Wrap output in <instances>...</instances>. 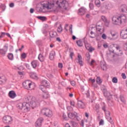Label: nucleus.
<instances>
[{"instance_id": "3", "label": "nucleus", "mask_w": 127, "mask_h": 127, "mask_svg": "<svg viewBox=\"0 0 127 127\" xmlns=\"http://www.w3.org/2000/svg\"><path fill=\"white\" fill-rule=\"evenodd\" d=\"M123 22H127V17L126 16H114L112 17V23L115 25H122Z\"/></svg>"}, {"instance_id": "57", "label": "nucleus", "mask_w": 127, "mask_h": 127, "mask_svg": "<svg viewBox=\"0 0 127 127\" xmlns=\"http://www.w3.org/2000/svg\"><path fill=\"white\" fill-rule=\"evenodd\" d=\"M9 7H14V3L12 2L9 4Z\"/></svg>"}, {"instance_id": "59", "label": "nucleus", "mask_w": 127, "mask_h": 127, "mask_svg": "<svg viewBox=\"0 0 127 127\" xmlns=\"http://www.w3.org/2000/svg\"><path fill=\"white\" fill-rule=\"evenodd\" d=\"M102 37L103 39H107V35H106L105 34H103Z\"/></svg>"}, {"instance_id": "44", "label": "nucleus", "mask_w": 127, "mask_h": 127, "mask_svg": "<svg viewBox=\"0 0 127 127\" xmlns=\"http://www.w3.org/2000/svg\"><path fill=\"white\" fill-rule=\"evenodd\" d=\"M101 27L102 26H103V24L102 23V22H98L97 23V25H96V27Z\"/></svg>"}, {"instance_id": "38", "label": "nucleus", "mask_w": 127, "mask_h": 127, "mask_svg": "<svg viewBox=\"0 0 127 127\" xmlns=\"http://www.w3.org/2000/svg\"><path fill=\"white\" fill-rule=\"evenodd\" d=\"M63 30V29L62 28V26H61V24H60V26H59L57 29V31L58 32L60 33L61 32H62Z\"/></svg>"}, {"instance_id": "22", "label": "nucleus", "mask_w": 127, "mask_h": 127, "mask_svg": "<svg viewBox=\"0 0 127 127\" xmlns=\"http://www.w3.org/2000/svg\"><path fill=\"white\" fill-rule=\"evenodd\" d=\"M56 53L55 51H52L50 53V56H49V59L50 60H54V57H55Z\"/></svg>"}, {"instance_id": "53", "label": "nucleus", "mask_w": 127, "mask_h": 127, "mask_svg": "<svg viewBox=\"0 0 127 127\" xmlns=\"http://www.w3.org/2000/svg\"><path fill=\"white\" fill-rule=\"evenodd\" d=\"M108 121L109 122H110L111 124H114V122L113 121V120L112 119V117H108Z\"/></svg>"}, {"instance_id": "28", "label": "nucleus", "mask_w": 127, "mask_h": 127, "mask_svg": "<svg viewBox=\"0 0 127 127\" xmlns=\"http://www.w3.org/2000/svg\"><path fill=\"white\" fill-rule=\"evenodd\" d=\"M36 17V18L40 19V20H42V21H46L47 20V18L45 16H38Z\"/></svg>"}, {"instance_id": "45", "label": "nucleus", "mask_w": 127, "mask_h": 127, "mask_svg": "<svg viewBox=\"0 0 127 127\" xmlns=\"http://www.w3.org/2000/svg\"><path fill=\"white\" fill-rule=\"evenodd\" d=\"M95 3L96 5H97V6H100V3H101L99 0H96L95 1Z\"/></svg>"}, {"instance_id": "64", "label": "nucleus", "mask_w": 127, "mask_h": 127, "mask_svg": "<svg viewBox=\"0 0 127 127\" xmlns=\"http://www.w3.org/2000/svg\"><path fill=\"white\" fill-rule=\"evenodd\" d=\"M81 127H84V121L82 120L80 123Z\"/></svg>"}, {"instance_id": "56", "label": "nucleus", "mask_w": 127, "mask_h": 127, "mask_svg": "<svg viewBox=\"0 0 127 127\" xmlns=\"http://www.w3.org/2000/svg\"><path fill=\"white\" fill-rule=\"evenodd\" d=\"M25 66L26 67V68H27L28 69V70H29V69H30V65H29V64H25Z\"/></svg>"}, {"instance_id": "46", "label": "nucleus", "mask_w": 127, "mask_h": 127, "mask_svg": "<svg viewBox=\"0 0 127 127\" xmlns=\"http://www.w3.org/2000/svg\"><path fill=\"white\" fill-rule=\"evenodd\" d=\"M70 106H72V107H75V101L73 100L70 101Z\"/></svg>"}, {"instance_id": "32", "label": "nucleus", "mask_w": 127, "mask_h": 127, "mask_svg": "<svg viewBox=\"0 0 127 127\" xmlns=\"http://www.w3.org/2000/svg\"><path fill=\"white\" fill-rule=\"evenodd\" d=\"M7 57L9 60H10V61H12V60H13L14 56L12 53H8Z\"/></svg>"}, {"instance_id": "13", "label": "nucleus", "mask_w": 127, "mask_h": 127, "mask_svg": "<svg viewBox=\"0 0 127 127\" xmlns=\"http://www.w3.org/2000/svg\"><path fill=\"white\" fill-rule=\"evenodd\" d=\"M42 122H43V118H39L35 123V127H41L42 126Z\"/></svg>"}, {"instance_id": "29", "label": "nucleus", "mask_w": 127, "mask_h": 127, "mask_svg": "<svg viewBox=\"0 0 127 127\" xmlns=\"http://www.w3.org/2000/svg\"><path fill=\"white\" fill-rule=\"evenodd\" d=\"M96 30L97 31H99V33L102 34L104 32V27L101 26V27H96Z\"/></svg>"}, {"instance_id": "58", "label": "nucleus", "mask_w": 127, "mask_h": 127, "mask_svg": "<svg viewBox=\"0 0 127 127\" xmlns=\"http://www.w3.org/2000/svg\"><path fill=\"white\" fill-rule=\"evenodd\" d=\"M122 76L123 79H127V76L126 75L125 73H123L122 74Z\"/></svg>"}, {"instance_id": "4", "label": "nucleus", "mask_w": 127, "mask_h": 127, "mask_svg": "<svg viewBox=\"0 0 127 127\" xmlns=\"http://www.w3.org/2000/svg\"><path fill=\"white\" fill-rule=\"evenodd\" d=\"M41 114H42V115H43L44 116H46L48 118H51V117L53 116V113H52V111L48 108H43L41 110Z\"/></svg>"}, {"instance_id": "36", "label": "nucleus", "mask_w": 127, "mask_h": 127, "mask_svg": "<svg viewBox=\"0 0 127 127\" xmlns=\"http://www.w3.org/2000/svg\"><path fill=\"white\" fill-rule=\"evenodd\" d=\"M120 99L122 103H126V99H125L124 95H121L120 96Z\"/></svg>"}, {"instance_id": "62", "label": "nucleus", "mask_w": 127, "mask_h": 127, "mask_svg": "<svg viewBox=\"0 0 127 127\" xmlns=\"http://www.w3.org/2000/svg\"><path fill=\"white\" fill-rule=\"evenodd\" d=\"M70 84L72 86H75V85H76V82H75L74 81H71Z\"/></svg>"}, {"instance_id": "11", "label": "nucleus", "mask_w": 127, "mask_h": 127, "mask_svg": "<svg viewBox=\"0 0 127 127\" xmlns=\"http://www.w3.org/2000/svg\"><path fill=\"white\" fill-rule=\"evenodd\" d=\"M68 117L69 119H71V120H78V115L77 114V113H69L67 114Z\"/></svg>"}, {"instance_id": "5", "label": "nucleus", "mask_w": 127, "mask_h": 127, "mask_svg": "<svg viewBox=\"0 0 127 127\" xmlns=\"http://www.w3.org/2000/svg\"><path fill=\"white\" fill-rule=\"evenodd\" d=\"M103 93L104 94V97L106 98V99L108 100V101H111L112 99V97H113V92L112 91H109L108 93V91L107 90V89L104 88L103 89Z\"/></svg>"}, {"instance_id": "1", "label": "nucleus", "mask_w": 127, "mask_h": 127, "mask_svg": "<svg viewBox=\"0 0 127 127\" xmlns=\"http://www.w3.org/2000/svg\"><path fill=\"white\" fill-rule=\"evenodd\" d=\"M68 6L69 3H68V2L66 1V0H64L62 1L57 0L56 2L53 1L46 2V3H44L43 8L41 7H38L37 10L41 12L43 10V8H47V9H52V10H53L54 11H56L57 7L66 10Z\"/></svg>"}, {"instance_id": "31", "label": "nucleus", "mask_w": 127, "mask_h": 127, "mask_svg": "<svg viewBox=\"0 0 127 127\" xmlns=\"http://www.w3.org/2000/svg\"><path fill=\"white\" fill-rule=\"evenodd\" d=\"M85 39H86V38H84L83 42L85 46V48H86L87 50H88V49L91 46H90V44H89V43H88V42L85 40Z\"/></svg>"}, {"instance_id": "7", "label": "nucleus", "mask_w": 127, "mask_h": 127, "mask_svg": "<svg viewBox=\"0 0 127 127\" xmlns=\"http://www.w3.org/2000/svg\"><path fill=\"white\" fill-rule=\"evenodd\" d=\"M2 121L4 124L11 125V124H12V122H13V119L11 116L7 115L3 117Z\"/></svg>"}, {"instance_id": "48", "label": "nucleus", "mask_w": 127, "mask_h": 127, "mask_svg": "<svg viewBox=\"0 0 127 127\" xmlns=\"http://www.w3.org/2000/svg\"><path fill=\"white\" fill-rule=\"evenodd\" d=\"M112 82L113 83H118V78H117V77H114L113 79H112Z\"/></svg>"}, {"instance_id": "24", "label": "nucleus", "mask_w": 127, "mask_h": 127, "mask_svg": "<svg viewBox=\"0 0 127 127\" xmlns=\"http://www.w3.org/2000/svg\"><path fill=\"white\" fill-rule=\"evenodd\" d=\"M38 59L40 61V62H44V60H45V58H44V56L42 54H39Z\"/></svg>"}, {"instance_id": "26", "label": "nucleus", "mask_w": 127, "mask_h": 127, "mask_svg": "<svg viewBox=\"0 0 127 127\" xmlns=\"http://www.w3.org/2000/svg\"><path fill=\"white\" fill-rule=\"evenodd\" d=\"M120 9H121L122 12H127V6L126 5H122Z\"/></svg>"}, {"instance_id": "34", "label": "nucleus", "mask_w": 127, "mask_h": 127, "mask_svg": "<svg viewBox=\"0 0 127 127\" xmlns=\"http://www.w3.org/2000/svg\"><path fill=\"white\" fill-rule=\"evenodd\" d=\"M100 66L103 71H105V70L107 69V66L106 65V64H105V63L101 62L100 63Z\"/></svg>"}, {"instance_id": "37", "label": "nucleus", "mask_w": 127, "mask_h": 127, "mask_svg": "<svg viewBox=\"0 0 127 127\" xmlns=\"http://www.w3.org/2000/svg\"><path fill=\"white\" fill-rule=\"evenodd\" d=\"M76 43L78 46H79V47H82V46H83V42H82L81 40H78L76 41Z\"/></svg>"}, {"instance_id": "55", "label": "nucleus", "mask_w": 127, "mask_h": 127, "mask_svg": "<svg viewBox=\"0 0 127 127\" xmlns=\"http://www.w3.org/2000/svg\"><path fill=\"white\" fill-rule=\"evenodd\" d=\"M58 67L59 68H61V69H62V68H63V64H62V63H59Z\"/></svg>"}, {"instance_id": "63", "label": "nucleus", "mask_w": 127, "mask_h": 127, "mask_svg": "<svg viewBox=\"0 0 127 127\" xmlns=\"http://www.w3.org/2000/svg\"><path fill=\"white\" fill-rule=\"evenodd\" d=\"M124 50L127 51V43L124 44Z\"/></svg>"}, {"instance_id": "12", "label": "nucleus", "mask_w": 127, "mask_h": 127, "mask_svg": "<svg viewBox=\"0 0 127 127\" xmlns=\"http://www.w3.org/2000/svg\"><path fill=\"white\" fill-rule=\"evenodd\" d=\"M77 108L78 109H85L86 105L82 101L79 100L77 101Z\"/></svg>"}, {"instance_id": "6", "label": "nucleus", "mask_w": 127, "mask_h": 127, "mask_svg": "<svg viewBox=\"0 0 127 127\" xmlns=\"http://www.w3.org/2000/svg\"><path fill=\"white\" fill-rule=\"evenodd\" d=\"M23 86L27 90H32L33 89V84L32 81L28 80L23 83Z\"/></svg>"}, {"instance_id": "42", "label": "nucleus", "mask_w": 127, "mask_h": 127, "mask_svg": "<svg viewBox=\"0 0 127 127\" xmlns=\"http://www.w3.org/2000/svg\"><path fill=\"white\" fill-rule=\"evenodd\" d=\"M26 54L25 53H23L21 55V59H25L26 58Z\"/></svg>"}, {"instance_id": "51", "label": "nucleus", "mask_w": 127, "mask_h": 127, "mask_svg": "<svg viewBox=\"0 0 127 127\" xmlns=\"http://www.w3.org/2000/svg\"><path fill=\"white\" fill-rule=\"evenodd\" d=\"M104 23L106 26H107V27H109V25H110V22L108 21V20H107L106 21H105Z\"/></svg>"}, {"instance_id": "23", "label": "nucleus", "mask_w": 127, "mask_h": 127, "mask_svg": "<svg viewBox=\"0 0 127 127\" xmlns=\"http://www.w3.org/2000/svg\"><path fill=\"white\" fill-rule=\"evenodd\" d=\"M41 85L43 86H45L47 88H49V83L46 80H44L41 82Z\"/></svg>"}, {"instance_id": "54", "label": "nucleus", "mask_w": 127, "mask_h": 127, "mask_svg": "<svg viewBox=\"0 0 127 127\" xmlns=\"http://www.w3.org/2000/svg\"><path fill=\"white\" fill-rule=\"evenodd\" d=\"M104 125V120L101 119L99 122V126H103Z\"/></svg>"}, {"instance_id": "17", "label": "nucleus", "mask_w": 127, "mask_h": 127, "mask_svg": "<svg viewBox=\"0 0 127 127\" xmlns=\"http://www.w3.org/2000/svg\"><path fill=\"white\" fill-rule=\"evenodd\" d=\"M81 91L83 95H86L87 98L90 97V93H89V90L85 91V88L84 87H82L81 89Z\"/></svg>"}, {"instance_id": "16", "label": "nucleus", "mask_w": 127, "mask_h": 127, "mask_svg": "<svg viewBox=\"0 0 127 127\" xmlns=\"http://www.w3.org/2000/svg\"><path fill=\"white\" fill-rule=\"evenodd\" d=\"M106 108L107 105H106L105 103H103V105L102 107V110L105 112V113L107 115L108 117H111V113L110 112V111L107 112V110H106Z\"/></svg>"}, {"instance_id": "10", "label": "nucleus", "mask_w": 127, "mask_h": 127, "mask_svg": "<svg viewBox=\"0 0 127 127\" xmlns=\"http://www.w3.org/2000/svg\"><path fill=\"white\" fill-rule=\"evenodd\" d=\"M8 49V44H5L3 46V49H0V55H2V56H5V54H6V52H7Z\"/></svg>"}, {"instance_id": "27", "label": "nucleus", "mask_w": 127, "mask_h": 127, "mask_svg": "<svg viewBox=\"0 0 127 127\" xmlns=\"http://www.w3.org/2000/svg\"><path fill=\"white\" fill-rule=\"evenodd\" d=\"M105 8L106 9H111V8H113V4L110 2H108L105 5Z\"/></svg>"}, {"instance_id": "49", "label": "nucleus", "mask_w": 127, "mask_h": 127, "mask_svg": "<svg viewBox=\"0 0 127 127\" xmlns=\"http://www.w3.org/2000/svg\"><path fill=\"white\" fill-rule=\"evenodd\" d=\"M66 109L67 111H68L69 112H71V111H73V108H72V107L71 106H67L66 107Z\"/></svg>"}, {"instance_id": "50", "label": "nucleus", "mask_w": 127, "mask_h": 127, "mask_svg": "<svg viewBox=\"0 0 127 127\" xmlns=\"http://www.w3.org/2000/svg\"><path fill=\"white\" fill-rule=\"evenodd\" d=\"M101 19H102V20H103V21H104V22H105V21H106L107 20H108L107 19V18H106V16H102Z\"/></svg>"}, {"instance_id": "30", "label": "nucleus", "mask_w": 127, "mask_h": 127, "mask_svg": "<svg viewBox=\"0 0 127 127\" xmlns=\"http://www.w3.org/2000/svg\"><path fill=\"white\" fill-rule=\"evenodd\" d=\"M6 82V78L5 76H0V84H3Z\"/></svg>"}, {"instance_id": "35", "label": "nucleus", "mask_w": 127, "mask_h": 127, "mask_svg": "<svg viewBox=\"0 0 127 127\" xmlns=\"http://www.w3.org/2000/svg\"><path fill=\"white\" fill-rule=\"evenodd\" d=\"M40 90H41V91H42V92H45L46 91V86H45V85H41L39 86V87Z\"/></svg>"}, {"instance_id": "2", "label": "nucleus", "mask_w": 127, "mask_h": 127, "mask_svg": "<svg viewBox=\"0 0 127 127\" xmlns=\"http://www.w3.org/2000/svg\"><path fill=\"white\" fill-rule=\"evenodd\" d=\"M23 101L26 103V109H27V112H29L30 109H35L39 105V101H37L35 97L31 96L24 97Z\"/></svg>"}, {"instance_id": "20", "label": "nucleus", "mask_w": 127, "mask_h": 127, "mask_svg": "<svg viewBox=\"0 0 127 127\" xmlns=\"http://www.w3.org/2000/svg\"><path fill=\"white\" fill-rule=\"evenodd\" d=\"M31 65L34 69H36V67H37V65H38V61L34 60L32 61L31 63Z\"/></svg>"}, {"instance_id": "18", "label": "nucleus", "mask_w": 127, "mask_h": 127, "mask_svg": "<svg viewBox=\"0 0 127 127\" xmlns=\"http://www.w3.org/2000/svg\"><path fill=\"white\" fill-rule=\"evenodd\" d=\"M86 9L84 7H81L78 10V14L79 15H84L86 13Z\"/></svg>"}, {"instance_id": "8", "label": "nucleus", "mask_w": 127, "mask_h": 127, "mask_svg": "<svg viewBox=\"0 0 127 127\" xmlns=\"http://www.w3.org/2000/svg\"><path fill=\"white\" fill-rule=\"evenodd\" d=\"M114 47L116 48L117 51V53L116 55L118 56H122V55H124V53L123 52V50H122V46L119 44H114Z\"/></svg>"}, {"instance_id": "47", "label": "nucleus", "mask_w": 127, "mask_h": 127, "mask_svg": "<svg viewBox=\"0 0 127 127\" xmlns=\"http://www.w3.org/2000/svg\"><path fill=\"white\" fill-rule=\"evenodd\" d=\"M86 58H87V60L88 62H89L90 59H91V56L90 55V53H88L86 55Z\"/></svg>"}, {"instance_id": "41", "label": "nucleus", "mask_w": 127, "mask_h": 127, "mask_svg": "<svg viewBox=\"0 0 127 127\" xmlns=\"http://www.w3.org/2000/svg\"><path fill=\"white\" fill-rule=\"evenodd\" d=\"M96 82L97 84H101L102 83V79H101V78H100V77H97Z\"/></svg>"}, {"instance_id": "61", "label": "nucleus", "mask_w": 127, "mask_h": 127, "mask_svg": "<svg viewBox=\"0 0 127 127\" xmlns=\"http://www.w3.org/2000/svg\"><path fill=\"white\" fill-rule=\"evenodd\" d=\"M111 34L112 37H115V36H116V35H117V34L116 33H114L113 32H111Z\"/></svg>"}, {"instance_id": "52", "label": "nucleus", "mask_w": 127, "mask_h": 127, "mask_svg": "<svg viewBox=\"0 0 127 127\" xmlns=\"http://www.w3.org/2000/svg\"><path fill=\"white\" fill-rule=\"evenodd\" d=\"M89 7L90 9H94V4L92 3H89Z\"/></svg>"}, {"instance_id": "19", "label": "nucleus", "mask_w": 127, "mask_h": 127, "mask_svg": "<svg viewBox=\"0 0 127 127\" xmlns=\"http://www.w3.org/2000/svg\"><path fill=\"white\" fill-rule=\"evenodd\" d=\"M42 95L43 99H48V98L50 97L49 92H48L47 90H46V91H44L42 93Z\"/></svg>"}, {"instance_id": "21", "label": "nucleus", "mask_w": 127, "mask_h": 127, "mask_svg": "<svg viewBox=\"0 0 127 127\" xmlns=\"http://www.w3.org/2000/svg\"><path fill=\"white\" fill-rule=\"evenodd\" d=\"M8 96L11 99H14L16 97V93L14 91H11L9 92Z\"/></svg>"}, {"instance_id": "14", "label": "nucleus", "mask_w": 127, "mask_h": 127, "mask_svg": "<svg viewBox=\"0 0 127 127\" xmlns=\"http://www.w3.org/2000/svg\"><path fill=\"white\" fill-rule=\"evenodd\" d=\"M121 37L123 39H127V29L123 30L121 32Z\"/></svg>"}, {"instance_id": "25", "label": "nucleus", "mask_w": 127, "mask_h": 127, "mask_svg": "<svg viewBox=\"0 0 127 127\" xmlns=\"http://www.w3.org/2000/svg\"><path fill=\"white\" fill-rule=\"evenodd\" d=\"M50 36L52 38H54V37H56L57 36V32L56 31H51L49 33Z\"/></svg>"}, {"instance_id": "9", "label": "nucleus", "mask_w": 127, "mask_h": 127, "mask_svg": "<svg viewBox=\"0 0 127 127\" xmlns=\"http://www.w3.org/2000/svg\"><path fill=\"white\" fill-rule=\"evenodd\" d=\"M26 107V101H24L23 103H19L17 104V108H18V109H20V110L25 111L24 112H27Z\"/></svg>"}, {"instance_id": "40", "label": "nucleus", "mask_w": 127, "mask_h": 127, "mask_svg": "<svg viewBox=\"0 0 127 127\" xmlns=\"http://www.w3.org/2000/svg\"><path fill=\"white\" fill-rule=\"evenodd\" d=\"M71 124L73 127H78V124L74 121H71Z\"/></svg>"}, {"instance_id": "43", "label": "nucleus", "mask_w": 127, "mask_h": 127, "mask_svg": "<svg viewBox=\"0 0 127 127\" xmlns=\"http://www.w3.org/2000/svg\"><path fill=\"white\" fill-rule=\"evenodd\" d=\"M89 52L92 53L94 50H95V48L90 46L87 50Z\"/></svg>"}, {"instance_id": "33", "label": "nucleus", "mask_w": 127, "mask_h": 127, "mask_svg": "<svg viewBox=\"0 0 127 127\" xmlns=\"http://www.w3.org/2000/svg\"><path fill=\"white\" fill-rule=\"evenodd\" d=\"M95 111L98 114V113H100V105L99 104H96L94 108Z\"/></svg>"}, {"instance_id": "39", "label": "nucleus", "mask_w": 127, "mask_h": 127, "mask_svg": "<svg viewBox=\"0 0 127 127\" xmlns=\"http://www.w3.org/2000/svg\"><path fill=\"white\" fill-rule=\"evenodd\" d=\"M36 43L37 45H39V46H42V41L40 40H38L36 42Z\"/></svg>"}, {"instance_id": "60", "label": "nucleus", "mask_w": 127, "mask_h": 127, "mask_svg": "<svg viewBox=\"0 0 127 127\" xmlns=\"http://www.w3.org/2000/svg\"><path fill=\"white\" fill-rule=\"evenodd\" d=\"M63 118L64 120H67V116H66V114H65V113L63 114Z\"/></svg>"}, {"instance_id": "15", "label": "nucleus", "mask_w": 127, "mask_h": 127, "mask_svg": "<svg viewBox=\"0 0 127 127\" xmlns=\"http://www.w3.org/2000/svg\"><path fill=\"white\" fill-rule=\"evenodd\" d=\"M77 61L79 65L80 66H83L84 65V64L83 63V61L82 60V56L80 55V54H78L77 56Z\"/></svg>"}]
</instances>
